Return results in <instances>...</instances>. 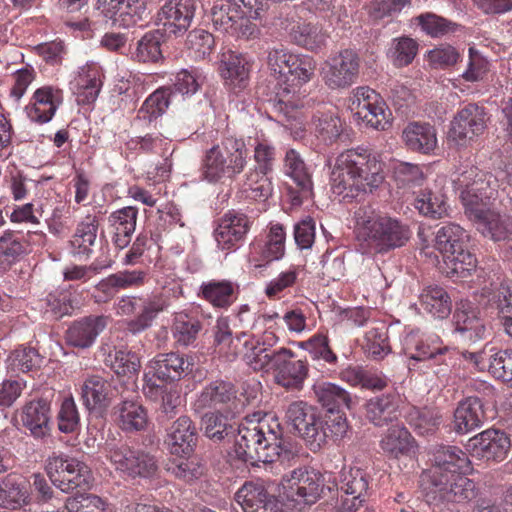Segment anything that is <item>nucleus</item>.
Wrapping results in <instances>:
<instances>
[{"instance_id":"46","label":"nucleus","mask_w":512,"mask_h":512,"mask_svg":"<svg viewBox=\"0 0 512 512\" xmlns=\"http://www.w3.org/2000/svg\"><path fill=\"white\" fill-rule=\"evenodd\" d=\"M285 173L289 176L305 196L312 189V181L306 165L295 149H289L284 158Z\"/></svg>"},{"instance_id":"64","label":"nucleus","mask_w":512,"mask_h":512,"mask_svg":"<svg viewBox=\"0 0 512 512\" xmlns=\"http://www.w3.org/2000/svg\"><path fill=\"white\" fill-rule=\"evenodd\" d=\"M66 512H106V503L94 494H83L67 498Z\"/></svg>"},{"instance_id":"24","label":"nucleus","mask_w":512,"mask_h":512,"mask_svg":"<svg viewBox=\"0 0 512 512\" xmlns=\"http://www.w3.org/2000/svg\"><path fill=\"white\" fill-rule=\"evenodd\" d=\"M250 229V220L243 213L230 211L226 213L215 229V239L223 250L235 247Z\"/></svg>"},{"instance_id":"23","label":"nucleus","mask_w":512,"mask_h":512,"mask_svg":"<svg viewBox=\"0 0 512 512\" xmlns=\"http://www.w3.org/2000/svg\"><path fill=\"white\" fill-rule=\"evenodd\" d=\"M198 440L197 427L188 416H180L168 430L166 444L171 454L189 456Z\"/></svg>"},{"instance_id":"20","label":"nucleus","mask_w":512,"mask_h":512,"mask_svg":"<svg viewBox=\"0 0 512 512\" xmlns=\"http://www.w3.org/2000/svg\"><path fill=\"white\" fill-rule=\"evenodd\" d=\"M193 358L179 352L157 354L149 363L153 377L170 383L178 381L192 372Z\"/></svg>"},{"instance_id":"33","label":"nucleus","mask_w":512,"mask_h":512,"mask_svg":"<svg viewBox=\"0 0 512 512\" xmlns=\"http://www.w3.org/2000/svg\"><path fill=\"white\" fill-rule=\"evenodd\" d=\"M138 209L133 206L123 207L112 212L108 217L113 229L112 241L116 248L124 249L131 242L136 229Z\"/></svg>"},{"instance_id":"22","label":"nucleus","mask_w":512,"mask_h":512,"mask_svg":"<svg viewBox=\"0 0 512 512\" xmlns=\"http://www.w3.org/2000/svg\"><path fill=\"white\" fill-rule=\"evenodd\" d=\"M369 475L360 468H350L341 472L339 490L347 497L343 506L347 510H358L369 494Z\"/></svg>"},{"instance_id":"57","label":"nucleus","mask_w":512,"mask_h":512,"mask_svg":"<svg viewBox=\"0 0 512 512\" xmlns=\"http://www.w3.org/2000/svg\"><path fill=\"white\" fill-rule=\"evenodd\" d=\"M163 34L158 31L147 32L139 41L135 58L140 62H157L162 58L161 43Z\"/></svg>"},{"instance_id":"16","label":"nucleus","mask_w":512,"mask_h":512,"mask_svg":"<svg viewBox=\"0 0 512 512\" xmlns=\"http://www.w3.org/2000/svg\"><path fill=\"white\" fill-rule=\"evenodd\" d=\"M98 9L117 27L129 28L143 20L147 0H97Z\"/></svg>"},{"instance_id":"25","label":"nucleus","mask_w":512,"mask_h":512,"mask_svg":"<svg viewBox=\"0 0 512 512\" xmlns=\"http://www.w3.org/2000/svg\"><path fill=\"white\" fill-rule=\"evenodd\" d=\"M63 102L62 91L51 86L37 89L33 94V102L26 107L28 118L36 123H47L55 115Z\"/></svg>"},{"instance_id":"18","label":"nucleus","mask_w":512,"mask_h":512,"mask_svg":"<svg viewBox=\"0 0 512 512\" xmlns=\"http://www.w3.org/2000/svg\"><path fill=\"white\" fill-rule=\"evenodd\" d=\"M405 354L411 361H434L437 364L451 365V355L455 349L439 344L438 337H418L409 335L405 339Z\"/></svg>"},{"instance_id":"43","label":"nucleus","mask_w":512,"mask_h":512,"mask_svg":"<svg viewBox=\"0 0 512 512\" xmlns=\"http://www.w3.org/2000/svg\"><path fill=\"white\" fill-rule=\"evenodd\" d=\"M136 449L137 448L130 447L125 443L111 439L106 440L102 447V453L118 473L128 478L133 466L131 464Z\"/></svg>"},{"instance_id":"9","label":"nucleus","mask_w":512,"mask_h":512,"mask_svg":"<svg viewBox=\"0 0 512 512\" xmlns=\"http://www.w3.org/2000/svg\"><path fill=\"white\" fill-rule=\"evenodd\" d=\"M282 485L293 501L311 505L323 494L325 479L319 471L302 466L283 475Z\"/></svg>"},{"instance_id":"27","label":"nucleus","mask_w":512,"mask_h":512,"mask_svg":"<svg viewBox=\"0 0 512 512\" xmlns=\"http://www.w3.org/2000/svg\"><path fill=\"white\" fill-rule=\"evenodd\" d=\"M455 332L464 341L475 342L484 338L485 325L478 310L469 301H461L453 316Z\"/></svg>"},{"instance_id":"49","label":"nucleus","mask_w":512,"mask_h":512,"mask_svg":"<svg viewBox=\"0 0 512 512\" xmlns=\"http://www.w3.org/2000/svg\"><path fill=\"white\" fill-rule=\"evenodd\" d=\"M312 125L317 139L326 145L337 140L342 132L340 118L334 113H317L313 116Z\"/></svg>"},{"instance_id":"37","label":"nucleus","mask_w":512,"mask_h":512,"mask_svg":"<svg viewBox=\"0 0 512 512\" xmlns=\"http://www.w3.org/2000/svg\"><path fill=\"white\" fill-rule=\"evenodd\" d=\"M111 384L99 375L87 377L81 386V398L88 410L104 409L109 405Z\"/></svg>"},{"instance_id":"45","label":"nucleus","mask_w":512,"mask_h":512,"mask_svg":"<svg viewBox=\"0 0 512 512\" xmlns=\"http://www.w3.org/2000/svg\"><path fill=\"white\" fill-rule=\"evenodd\" d=\"M414 440L405 427L393 426L389 428L381 439L382 450L392 457L407 455L413 449Z\"/></svg>"},{"instance_id":"14","label":"nucleus","mask_w":512,"mask_h":512,"mask_svg":"<svg viewBox=\"0 0 512 512\" xmlns=\"http://www.w3.org/2000/svg\"><path fill=\"white\" fill-rule=\"evenodd\" d=\"M237 400L235 386L222 379H216L207 383L197 394L193 408L197 412L206 409L230 414Z\"/></svg>"},{"instance_id":"8","label":"nucleus","mask_w":512,"mask_h":512,"mask_svg":"<svg viewBox=\"0 0 512 512\" xmlns=\"http://www.w3.org/2000/svg\"><path fill=\"white\" fill-rule=\"evenodd\" d=\"M287 422L294 428L313 452L320 450L328 442V432L319 410L307 402L294 401L286 410Z\"/></svg>"},{"instance_id":"30","label":"nucleus","mask_w":512,"mask_h":512,"mask_svg":"<svg viewBox=\"0 0 512 512\" xmlns=\"http://www.w3.org/2000/svg\"><path fill=\"white\" fill-rule=\"evenodd\" d=\"M485 419L482 400L467 397L459 402L454 411L453 430L460 435L468 434L482 426Z\"/></svg>"},{"instance_id":"21","label":"nucleus","mask_w":512,"mask_h":512,"mask_svg":"<svg viewBox=\"0 0 512 512\" xmlns=\"http://www.w3.org/2000/svg\"><path fill=\"white\" fill-rule=\"evenodd\" d=\"M294 356L292 350L283 347L276 357V383L289 390L301 389L308 375L307 362L295 360Z\"/></svg>"},{"instance_id":"11","label":"nucleus","mask_w":512,"mask_h":512,"mask_svg":"<svg viewBox=\"0 0 512 512\" xmlns=\"http://www.w3.org/2000/svg\"><path fill=\"white\" fill-rule=\"evenodd\" d=\"M359 68L360 58L356 51L344 49L325 61L321 75L330 89H346L356 82Z\"/></svg>"},{"instance_id":"32","label":"nucleus","mask_w":512,"mask_h":512,"mask_svg":"<svg viewBox=\"0 0 512 512\" xmlns=\"http://www.w3.org/2000/svg\"><path fill=\"white\" fill-rule=\"evenodd\" d=\"M312 391L317 403L326 412L349 410L352 407L351 394L338 384L319 381L312 386Z\"/></svg>"},{"instance_id":"31","label":"nucleus","mask_w":512,"mask_h":512,"mask_svg":"<svg viewBox=\"0 0 512 512\" xmlns=\"http://www.w3.org/2000/svg\"><path fill=\"white\" fill-rule=\"evenodd\" d=\"M22 425L35 438H44L49 434L50 404L44 399L32 400L26 403L21 411Z\"/></svg>"},{"instance_id":"17","label":"nucleus","mask_w":512,"mask_h":512,"mask_svg":"<svg viewBox=\"0 0 512 512\" xmlns=\"http://www.w3.org/2000/svg\"><path fill=\"white\" fill-rule=\"evenodd\" d=\"M197 7V0H169L159 10L157 22L170 34H183L190 27Z\"/></svg>"},{"instance_id":"2","label":"nucleus","mask_w":512,"mask_h":512,"mask_svg":"<svg viewBox=\"0 0 512 512\" xmlns=\"http://www.w3.org/2000/svg\"><path fill=\"white\" fill-rule=\"evenodd\" d=\"M383 180L381 161L364 148L348 149L339 154L331 172L332 191L343 199L372 193Z\"/></svg>"},{"instance_id":"39","label":"nucleus","mask_w":512,"mask_h":512,"mask_svg":"<svg viewBox=\"0 0 512 512\" xmlns=\"http://www.w3.org/2000/svg\"><path fill=\"white\" fill-rule=\"evenodd\" d=\"M200 292L213 307L228 309L237 299L238 285L229 280H211L202 283Z\"/></svg>"},{"instance_id":"12","label":"nucleus","mask_w":512,"mask_h":512,"mask_svg":"<svg viewBox=\"0 0 512 512\" xmlns=\"http://www.w3.org/2000/svg\"><path fill=\"white\" fill-rule=\"evenodd\" d=\"M434 465L420 476V483L430 484L445 474H465L470 470V461L464 451L456 446H440L434 454Z\"/></svg>"},{"instance_id":"48","label":"nucleus","mask_w":512,"mask_h":512,"mask_svg":"<svg viewBox=\"0 0 512 512\" xmlns=\"http://www.w3.org/2000/svg\"><path fill=\"white\" fill-rule=\"evenodd\" d=\"M199 320L184 312L175 314L172 333L175 341L184 347L193 344L201 330Z\"/></svg>"},{"instance_id":"60","label":"nucleus","mask_w":512,"mask_h":512,"mask_svg":"<svg viewBox=\"0 0 512 512\" xmlns=\"http://www.w3.org/2000/svg\"><path fill=\"white\" fill-rule=\"evenodd\" d=\"M492 349L487 370L497 379L512 381V350Z\"/></svg>"},{"instance_id":"29","label":"nucleus","mask_w":512,"mask_h":512,"mask_svg":"<svg viewBox=\"0 0 512 512\" xmlns=\"http://www.w3.org/2000/svg\"><path fill=\"white\" fill-rule=\"evenodd\" d=\"M233 2L239 9L243 7L238 18L236 19L235 25L233 26L229 35L238 38L251 40L256 39L260 36V29L251 18H257L260 15V11L264 9V3L262 0H227Z\"/></svg>"},{"instance_id":"7","label":"nucleus","mask_w":512,"mask_h":512,"mask_svg":"<svg viewBox=\"0 0 512 512\" xmlns=\"http://www.w3.org/2000/svg\"><path fill=\"white\" fill-rule=\"evenodd\" d=\"M454 183L460 190L465 213H481L482 208L489 206V201L495 197L499 186L495 176L477 167H470L460 173Z\"/></svg>"},{"instance_id":"40","label":"nucleus","mask_w":512,"mask_h":512,"mask_svg":"<svg viewBox=\"0 0 512 512\" xmlns=\"http://www.w3.org/2000/svg\"><path fill=\"white\" fill-rule=\"evenodd\" d=\"M214 345L219 354L223 355L227 360L231 361L240 353L239 344L246 332H241L233 336L230 328L229 319L227 317H219L213 328Z\"/></svg>"},{"instance_id":"38","label":"nucleus","mask_w":512,"mask_h":512,"mask_svg":"<svg viewBox=\"0 0 512 512\" xmlns=\"http://www.w3.org/2000/svg\"><path fill=\"white\" fill-rule=\"evenodd\" d=\"M219 70L221 76L230 86L240 89L245 87L249 76V68L248 61L242 54L231 50L223 52Z\"/></svg>"},{"instance_id":"54","label":"nucleus","mask_w":512,"mask_h":512,"mask_svg":"<svg viewBox=\"0 0 512 512\" xmlns=\"http://www.w3.org/2000/svg\"><path fill=\"white\" fill-rule=\"evenodd\" d=\"M290 36L294 43L312 51L320 48L326 40L322 29L310 23L293 25L290 28Z\"/></svg>"},{"instance_id":"26","label":"nucleus","mask_w":512,"mask_h":512,"mask_svg":"<svg viewBox=\"0 0 512 512\" xmlns=\"http://www.w3.org/2000/svg\"><path fill=\"white\" fill-rule=\"evenodd\" d=\"M107 326V317L90 315L83 317L68 328L66 341L69 345L86 349L93 345L96 338Z\"/></svg>"},{"instance_id":"13","label":"nucleus","mask_w":512,"mask_h":512,"mask_svg":"<svg viewBox=\"0 0 512 512\" xmlns=\"http://www.w3.org/2000/svg\"><path fill=\"white\" fill-rule=\"evenodd\" d=\"M487 113L483 106L470 103L454 116L449 131L450 138L459 145L481 135L487 127Z\"/></svg>"},{"instance_id":"47","label":"nucleus","mask_w":512,"mask_h":512,"mask_svg":"<svg viewBox=\"0 0 512 512\" xmlns=\"http://www.w3.org/2000/svg\"><path fill=\"white\" fill-rule=\"evenodd\" d=\"M415 208L425 217L440 219L448 215L446 197L440 192L422 191L414 201Z\"/></svg>"},{"instance_id":"15","label":"nucleus","mask_w":512,"mask_h":512,"mask_svg":"<svg viewBox=\"0 0 512 512\" xmlns=\"http://www.w3.org/2000/svg\"><path fill=\"white\" fill-rule=\"evenodd\" d=\"M511 446L508 435L498 429H487L470 438L466 450L480 460L502 461Z\"/></svg>"},{"instance_id":"6","label":"nucleus","mask_w":512,"mask_h":512,"mask_svg":"<svg viewBox=\"0 0 512 512\" xmlns=\"http://www.w3.org/2000/svg\"><path fill=\"white\" fill-rule=\"evenodd\" d=\"M469 235L458 224L449 223L436 232L434 247L452 273L466 276L476 268L477 259L468 250Z\"/></svg>"},{"instance_id":"34","label":"nucleus","mask_w":512,"mask_h":512,"mask_svg":"<svg viewBox=\"0 0 512 512\" xmlns=\"http://www.w3.org/2000/svg\"><path fill=\"white\" fill-rule=\"evenodd\" d=\"M406 147L414 152L430 154L437 147V132L426 122H411L402 132Z\"/></svg>"},{"instance_id":"58","label":"nucleus","mask_w":512,"mask_h":512,"mask_svg":"<svg viewBox=\"0 0 512 512\" xmlns=\"http://www.w3.org/2000/svg\"><path fill=\"white\" fill-rule=\"evenodd\" d=\"M204 77L196 68L182 69L176 76L172 86L175 93V100L178 96H189L195 94L203 84Z\"/></svg>"},{"instance_id":"56","label":"nucleus","mask_w":512,"mask_h":512,"mask_svg":"<svg viewBox=\"0 0 512 512\" xmlns=\"http://www.w3.org/2000/svg\"><path fill=\"white\" fill-rule=\"evenodd\" d=\"M75 459V457L61 451H53L47 456L44 461V470L55 487L58 488Z\"/></svg>"},{"instance_id":"19","label":"nucleus","mask_w":512,"mask_h":512,"mask_svg":"<svg viewBox=\"0 0 512 512\" xmlns=\"http://www.w3.org/2000/svg\"><path fill=\"white\" fill-rule=\"evenodd\" d=\"M242 512H285L284 503L267 492L261 483L247 482L235 494Z\"/></svg>"},{"instance_id":"10","label":"nucleus","mask_w":512,"mask_h":512,"mask_svg":"<svg viewBox=\"0 0 512 512\" xmlns=\"http://www.w3.org/2000/svg\"><path fill=\"white\" fill-rule=\"evenodd\" d=\"M428 501L464 503L472 500L475 493V484L464 474H445L434 483H420Z\"/></svg>"},{"instance_id":"63","label":"nucleus","mask_w":512,"mask_h":512,"mask_svg":"<svg viewBox=\"0 0 512 512\" xmlns=\"http://www.w3.org/2000/svg\"><path fill=\"white\" fill-rule=\"evenodd\" d=\"M355 115L361 119L366 126L375 130H386L391 126V112L385 102L369 109L355 112Z\"/></svg>"},{"instance_id":"1","label":"nucleus","mask_w":512,"mask_h":512,"mask_svg":"<svg viewBox=\"0 0 512 512\" xmlns=\"http://www.w3.org/2000/svg\"><path fill=\"white\" fill-rule=\"evenodd\" d=\"M228 415L219 411L205 413L201 419L204 435L213 442L235 437V454L239 460L254 466L258 462L289 461L295 456L292 445L283 439L282 428L273 417L247 416L238 426L235 436V428L228 422Z\"/></svg>"},{"instance_id":"50","label":"nucleus","mask_w":512,"mask_h":512,"mask_svg":"<svg viewBox=\"0 0 512 512\" xmlns=\"http://www.w3.org/2000/svg\"><path fill=\"white\" fill-rule=\"evenodd\" d=\"M119 424L129 432L145 429L148 424L146 409L139 403L123 401L119 407Z\"/></svg>"},{"instance_id":"51","label":"nucleus","mask_w":512,"mask_h":512,"mask_svg":"<svg viewBox=\"0 0 512 512\" xmlns=\"http://www.w3.org/2000/svg\"><path fill=\"white\" fill-rule=\"evenodd\" d=\"M286 233L280 224L271 225L265 243L260 247V258L266 264L281 259L285 254Z\"/></svg>"},{"instance_id":"3","label":"nucleus","mask_w":512,"mask_h":512,"mask_svg":"<svg viewBox=\"0 0 512 512\" xmlns=\"http://www.w3.org/2000/svg\"><path fill=\"white\" fill-rule=\"evenodd\" d=\"M354 217L362 254H385L404 246L411 237L408 225L397 218L377 214L370 206L359 207Z\"/></svg>"},{"instance_id":"44","label":"nucleus","mask_w":512,"mask_h":512,"mask_svg":"<svg viewBox=\"0 0 512 512\" xmlns=\"http://www.w3.org/2000/svg\"><path fill=\"white\" fill-rule=\"evenodd\" d=\"M169 299L163 294L152 295L144 301L141 313L128 323V330L134 334L140 333L152 325L157 315L166 310Z\"/></svg>"},{"instance_id":"36","label":"nucleus","mask_w":512,"mask_h":512,"mask_svg":"<svg viewBox=\"0 0 512 512\" xmlns=\"http://www.w3.org/2000/svg\"><path fill=\"white\" fill-rule=\"evenodd\" d=\"M421 308L435 319H445L452 311V300L441 286L429 285L419 295Z\"/></svg>"},{"instance_id":"62","label":"nucleus","mask_w":512,"mask_h":512,"mask_svg":"<svg viewBox=\"0 0 512 512\" xmlns=\"http://www.w3.org/2000/svg\"><path fill=\"white\" fill-rule=\"evenodd\" d=\"M364 348L366 353L373 359H383L390 352L385 328H371L367 331Z\"/></svg>"},{"instance_id":"4","label":"nucleus","mask_w":512,"mask_h":512,"mask_svg":"<svg viewBox=\"0 0 512 512\" xmlns=\"http://www.w3.org/2000/svg\"><path fill=\"white\" fill-rule=\"evenodd\" d=\"M267 64L277 79L276 94L278 101L274 103V108L280 113L289 115L288 108L292 112L297 106L293 100L294 95L298 93L300 87L308 82L314 73V64L309 57H299L290 53L286 48L277 47L268 51Z\"/></svg>"},{"instance_id":"42","label":"nucleus","mask_w":512,"mask_h":512,"mask_svg":"<svg viewBox=\"0 0 512 512\" xmlns=\"http://www.w3.org/2000/svg\"><path fill=\"white\" fill-rule=\"evenodd\" d=\"M174 101H176L175 93L172 88L166 86L160 87L144 101L141 108L138 110L137 116L140 120L151 123L162 116L169 105Z\"/></svg>"},{"instance_id":"53","label":"nucleus","mask_w":512,"mask_h":512,"mask_svg":"<svg viewBox=\"0 0 512 512\" xmlns=\"http://www.w3.org/2000/svg\"><path fill=\"white\" fill-rule=\"evenodd\" d=\"M268 174L256 169H250L245 174L242 188L247 197L254 200H266L271 196L273 188Z\"/></svg>"},{"instance_id":"55","label":"nucleus","mask_w":512,"mask_h":512,"mask_svg":"<svg viewBox=\"0 0 512 512\" xmlns=\"http://www.w3.org/2000/svg\"><path fill=\"white\" fill-rule=\"evenodd\" d=\"M441 421L442 417L439 412L428 408L413 409L408 415L410 426L421 436L433 434Z\"/></svg>"},{"instance_id":"61","label":"nucleus","mask_w":512,"mask_h":512,"mask_svg":"<svg viewBox=\"0 0 512 512\" xmlns=\"http://www.w3.org/2000/svg\"><path fill=\"white\" fill-rule=\"evenodd\" d=\"M215 4L211 9V20L217 30L230 34L241 11L233 2Z\"/></svg>"},{"instance_id":"41","label":"nucleus","mask_w":512,"mask_h":512,"mask_svg":"<svg viewBox=\"0 0 512 512\" xmlns=\"http://www.w3.org/2000/svg\"><path fill=\"white\" fill-rule=\"evenodd\" d=\"M398 415V403L393 395L376 396L366 403V416L376 426L387 425Z\"/></svg>"},{"instance_id":"5","label":"nucleus","mask_w":512,"mask_h":512,"mask_svg":"<svg viewBox=\"0 0 512 512\" xmlns=\"http://www.w3.org/2000/svg\"><path fill=\"white\" fill-rule=\"evenodd\" d=\"M248 149L245 140L226 135L221 142L206 150L201 164V176L215 183L223 178L234 179L247 165Z\"/></svg>"},{"instance_id":"35","label":"nucleus","mask_w":512,"mask_h":512,"mask_svg":"<svg viewBox=\"0 0 512 512\" xmlns=\"http://www.w3.org/2000/svg\"><path fill=\"white\" fill-rule=\"evenodd\" d=\"M99 219L96 215H87L80 221L70 240V252L74 256L88 258L97 242Z\"/></svg>"},{"instance_id":"52","label":"nucleus","mask_w":512,"mask_h":512,"mask_svg":"<svg viewBox=\"0 0 512 512\" xmlns=\"http://www.w3.org/2000/svg\"><path fill=\"white\" fill-rule=\"evenodd\" d=\"M92 482V473L90 468L79 459H75L69 472L62 478L58 489L64 493H70L75 489L86 490L90 487Z\"/></svg>"},{"instance_id":"59","label":"nucleus","mask_w":512,"mask_h":512,"mask_svg":"<svg viewBox=\"0 0 512 512\" xmlns=\"http://www.w3.org/2000/svg\"><path fill=\"white\" fill-rule=\"evenodd\" d=\"M29 493L27 489L8 478L0 488V505L6 509H18L28 503Z\"/></svg>"},{"instance_id":"28","label":"nucleus","mask_w":512,"mask_h":512,"mask_svg":"<svg viewBox=\"0 0 512 512\" xmlns=\"http://www.w3.org/2000/svg\"><path fill=\"white\" fill-rule=\"evenodd\" d=\"M470 220L474 221L477 229L494 241H503L512 233L511 218L501 215L491 209L489 206L482 208L481 213H465Z\"/></svg>"}]
</instances>
